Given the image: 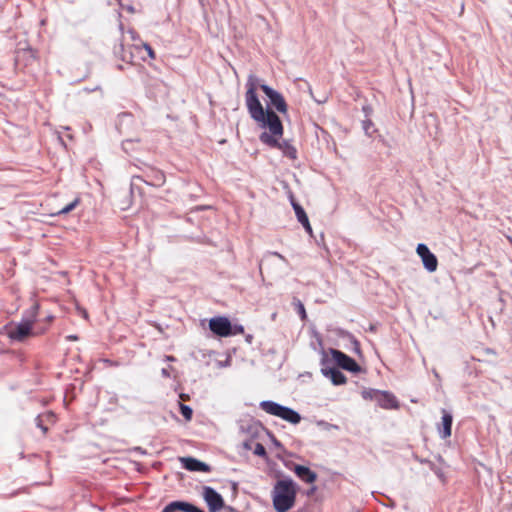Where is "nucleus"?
I'll return each mask as SVG.
<instances>
[{
  "label": "nucleus",
  "instance_id": "nucleus-32",
  "mask_svg": "<svg viewBox=\"0 0 512 512\" xmlns=\"http://www.w3.org/2000/svg\"><path fill=\"white\" fill-rule=\"evenodd\" d=\"M44 421H54V414L52 412H47L42 415Z\"/></svg>",
  "mask_w": 512,
  "mask_h": 512
},
{
  "label": "nucleus",
  "instance_id": "nucleus-17",
  "mask_svg": "<svg viewBox=\"0 0 512 512\" xmlns=\"http://www.w3.org/2000/svg\"><path fill=\"white\" fill-rule=\"evenodd\" d=\"M294 472L302 481L306 483H313L317 478L315 472H313L310 468L302 465H296Z\"/></svg>",
  "mask_w": 512,
  "mask_h": 512
},
{
  "label": "nucleus",
  "instance_id": "nucleus-11",
  "mask_svg": "<svg viewBox=\"0 0 512 512\" xmlns=\"http://www.w3.org/2000/svg\"><path fill=\"white\" fill-rule=\"evenodd\" d=\"M176 511H182V512H204L200 508L196 507L195 505L185 502V501H173L170 502L168 505L164 507L162 512H176Z\"/></svg>",
  "mask_w": 512,
  "mask_h": 512
},
{
  "label": "nucleus",
  "instance_id": "nucleus-35",
  "mask_svg": "<svg viewBox=\"0 0 512 512\" xmlns=\"http://www.w3.org/2000/svg\"><path fill=\"white\" fill-rule=\"evenodd\" d=\"M269 255L276 256L279 259H281L282 261H286L285 257L283 255H281L280 253H278V252H271V253H269Z\"/></svg>",
  "mask_w": 512,
  "mask_h": 512
},
{
  "label": "nucleus",
  "instance_id": "nucleus-39",
  "mask_svg": "<svg viewBox=\"0 0 512 512\" xmlns=\"http://www.w3.org/2000/svg\"><path fill=\"white\" fill-rule=\"evenodd\" d=\"M127 10H128L129 12H133V11H134L133 7H131V6L127 7Z\"/></svg>",
  "mask_w": 512,
  "mask_h": 512
},
{
  "label": "nucleus",
  "instance_id": "nucleus-2",
  "mask_svg": "<svg viewBox=\"0 0 512 512\" xmlns=\"http://www.w3.org/2000/svg\"><path fill=\"white\" fill-rule=\"evenodd\" d=\"M297 485L291 478L278 480L272 490V502L276 512H287L296 500Z\"/></svg>",
  "mask_w": 512,
  "mask_h": 512
},
{
  "label": "nucleus",
  "instance_id": "nucleus-22",
  "mask_svg": "<svg viewBox=\"0 0 512 512\" xmlns=\"http://www.w3.org/2000/svg\"><path fill=\"white\" fill-rule=\"evenodd\" d=\"M379 390L376 389H365L362 391V397L366 400L377 401Z\"/></svg>",
  "mask_w": 512,
  "mask_h": 512
},
{
  "label": "nucleus",
  "instance_id": "nucleus-37",
  "mask_svg": "<svg viewBox=\"0 0 512 512\" xmlns=\"http://www.w3.org/2000/svg\"><path fill=\"white\" fill-rule=\"evenodd\" d=\"M162 375L165 376V377H169L170 376L169 371H168L167 368H163L162 369Z\"/></svg>",
  "mask_w": 512,
  "mask_h": 512
},
{
  "label": "nucleus",
  "instance_id": "nucleus-24",
  "mask_svg": "<svg viewBox=\"0 0 512 512\" xmlns=\"http://www.w3.org/2000/svg\"><path fill=\"white\" fill-rule=\"evenodd\" d=\"M180 411H181L182 416L186 420H190L192 418V413L193 412H192V409L189 406L181 404L180 405Z\"/></svg>",
  "mask_w": 512,
  "mask_h": 512
},
{
  "label": "nucleus",
  "instance_id": "nucleus-18",
  "mask_svg": "<svg viewBox=\"0 0 512 512\" xmlns=\"http://www.w3.org/2000/svg\"><path fill=\"white\" fill-rule=\"evenodd\" d=\"M272 147L278 148L283 152V154L291 159H295L297 155L296 149L287 141L280 142L278 140V144L273 145Z\"/></svg>",
  "mask_w": 512,
  "mask_h": 512
},
{
  "label": "nucleus",
  "instance_id": "nucleus-21",
  "mask_svg": "<svg viewBox=\"0 0 512 512\" xmlns=\"http://www.w3.org/2000/svg\"><path fill=\"white\" fill-rule=\"evenodd\" d=\"M292 303H293L297 313L299 314L301 320H306L307 314H306L304 304L297 298H294Z\"/></svg>",
  "mask_w": 512,
  "mask_h": 512
},
{
  "label": "nucleus",
  "instance_id": "nucleus-4",
  "mask_svg": "<svg viewBox=\"0 0 512 512\" xmlns=\"http://www.w3.org/2000/svg\"><path fill=\"white\" fill-rule=\"evenodd\" d=\"M258 88H260L264 94L269 99V104L273 106L278 112L280 113H286L287 112V104L284 99V97L274 90L273 88L269 87L266 84H261L260 80L258 79Z\"/></svg>",
  "mask_w": 512,
  "mask_h": 512
},
{
  "label": "nucleus",
  "instance_id": "nucleus-7",
  "mask_svg": "<svg viewBox=\"0 0 512 512\" xmlns=\"http://www.w3.org/2000/svg\"><path fill=\"white\" fill-rule=\"evenodd\" d=\"M331 356L333 360L337 363V365L347 371L358 373L360 372L361 368L360 366L348 355L345 353L336 350L331 349L330 350Z\"/></svg>",
  "mask_w": 512,
  "mask_h": 512
},
{
  "label": "nucleus",
  "instance_id": "nucleus-29",
  "mask_svg": "<svg viewBox=\"0 0 512 512\" xmlns=\"http://www.w3.org/2000/svg\"><path fill=\"white\" fill-rule=\"evenodd\" d=\"M372 127H373V124H372V122L370 120H367V121L363 122V129H364L366 134L371 135Z\"/></svg>",
  "mask_w": 512,
  "mask_h": 512
},
{
  "label": "nucleus",
  "instance_id": "nucleus-9",
  "mask_svg": "<svg viewBox=\"0 0 512 512\" xmlns=\"http://www.w3.org/2000/svg\"><path fill=\"white\" fill-rule=\"evenodd\" d=\"M31 330L32 327L29 326V322L21 320L18 324L9 327L7 333L10 339L22 342L31 335Z\"/></svg>",
  "mask_w": 512,
  "mask_h": 512
},
{
  "label": "nucleus",
  "instance_id": "nucleus-28",
  "mask_svg": "<svg viewBox=\"0 0 512 512\" xmlns=\"http://www.w3.org/2000/svg\"><path fill=\"white\" fill-rule=\"evenodd\" d=\"M43 422H44V420H43L42 415L37 416V418H36L37 427H39L43 431V433H46L48 428L43 425Z\"/></svg>",
  "mask_w": 512,
  "mask_h": 512
},
{
  "label": "nucleus",
  "instance_id": "nucleus-25",
  "mask_svg": "<svg viewBox=\"0 0 512 512\" xmlns=\"http://www.w3.org/2000/svg\"><path fill=\"white\" fill-rule=\"evenodd\" d=\"M78 204V200H74L73 202H71L70 204L66 205L64 208H62L60 211H59V214H67L69 213L70 211H72Z\"/></svg>",
  "mask_w": 512,
  "mask_h": 512
},
{
  "label": "nucleus",
  "instance_id": "nucleus-16",
  "mask_svg": "<svg viewBox=\"0 0 512 512\" xmlns=\"http://www.w3.org/2000/svg\"><path fill=\"white\" fill-rule=\"evenodd\" d=\"M133 180H142L148 185L161 186L165 183V175L159 170H152L151 174L146 176V179H143L140 176H136L133 178Z\"/></svg>",
  "mask_w": 512,
  "mask_h": 512
},
{
  "label": "nucleus",
  "instance_id": "nucleus-27",
  "mask_svg": "<svg viewBox=\"0 0 512 512\" xmlns=\"http://www.w3.org/2000/svg\"><path fill=\"white\" fill-rule=\"evenodd\" d=\"M134 142L132 140H126L122 143V147H123V150L126 152V153H129L133 150L132 146H133Z\"/></svg>",
  "mask_w": 512,
  "mask_h": 512
},
{
  "label": "nucleus",
  "instance_id": "nucleus-36",
  "mask_svg": "<svg viewBox=\"0 0 512 512\" xmlns=\"http://www.w3.org/2000/svg\"><path fill=\"white\" fill-rule=\"evenodd\" d=\"M66 338H67V340H69V341H75V340H77V339H78V337H77L76 335H68Z\"/></svg>",
  "mask_w": 512,
  "mask_h": 512
},
{
  "label": "nucleus",
  "instance_id": "nucleus-40",
  "mask_svg": "<svg viewBox=\"0 0 512 512\" xmlns=\"http://www.w3.org/2000/svg\"><path fill=\"white\" fill-rule=\"evenodd\" d=\"M167 360H168V361H171V360H173V357H172V356H168V357H167Z\"/></svg>",
  "mask_w": 512,
  "mask_h": 512
},
{
  "label": "nucleus",
  "instance_id": "nucleus-3",
  "mask_svg": "<svg viewBox=\"0 0 512 512\" xmlns=\"http://www.w3.org/2000/svg\"><path fill=\"white\" fill-rule=\"evenodd\" d=\"M259 406L267 414L279 417L291 424H298L301 421V416L297 411L274 401H262Z\"/></svg>",
  "mask_w": 512,
  "mask_h": 512
},
{
  "label": "nucleus",
  "instance_id": "nucleus-13",
  "mask_svg": "<svg viewBox=\"0 0 512 512\" xmlns=\"http://www.w3.org/2000/svg\"><path fill=\"white\" fill-rule=\"evenodd\" d=\"M180 461L182 466L189 471L210 472L211 470L208 464L192 457H183L180 458Z\"/></svg>",
  "mask_w": 512,
  "mask_h": 512
},
{
  "label": "nucleus",
  "instance_id": "nucleus-31",
  "mask_svg": "<svg viewBox=\"0 0 512 512\" xmlns=\"http://www.w3.org/2000/svg\"><path fill=\"white\" fill-rule=\"evenodd\" d=\"M144 48H145V50L147 51L148 56H149L151 59H155V57H156V56H155V53H154L153 49L151 48V46H150V45H148V44H144Z\"/></svg>",
  "mask_w": 512,
  "mask_h": 512
},
{
  "label": "nucleus",
  "instance_id": "nucleus-26",
  "mask_svg": "<svg viewBox=\"0 0 512 512\" xmlns=\"http://www.w3.org/2000/svg\"><path fill=\"white\" fill-rule=\"evenodd\" d=\"M257 438H246L244 441H243V448L246 449V450H253L254 448V444H255V440Z\"/></svg>",
  "mask_w": 512,
  "mask_h": 512
},
{
  "label": "nucleus",
  "instance_id": "nucleus-38",
  "mask_svg": "<svg viewBox=\"0 0 512 512\" xmlns=\"http://www.w3.org/2000/svg\"><path fill=\"white\" fill-rule=\"evenodd\" d=\"M20 57H21V53H20V52H18V53H17V56H16V61H17V62L20 60Z\"/></svg>",
  "mask_w": 512,
  "mask_h": 512
},
{
  "label": "nucleus",
  "instance_id": "nucleus-10",
  "mask_svg": "<svg viewBox=\"0 0 512 512\" xmlns=\"http://www.w3.org/2000/svg\"><path fill=\"white\" fill-rule=\"evenodd\" d=\"M241 432L247 436V438H259L265 433V428L258 422L249 420L244 421L240 425Z\"/></svg>",
  "mask_w": 512,
  "mask_h": 512
},
{
  "label": "nucleus",
  "instance_id": "nucleus-23",
  "mask_svg": "<svg viewBox=\"0 0 512 512\" xmlns=\"http://www.w3.org/2000/svg\"><path fill=\"white\" fill-rule=\"evenodd\" d=\"M253 453L259 457H266V449L260 442H255Z\"/></svg>",
  "mask_w": 512,
  "mask_h": 512
},
{
  "label": "nucleus",
  "instance_id": "nucleus-30",
  "mask_svg": "<svg viewBox=\"0 0 512 512\" xmlns=\"http://www.w3.org/2000/svg\"><path fill=\"white\" fill-rule=\"evenodd\" d=\"M351 343L353 345V351L355 353H360V344L354 337H351Z\"/></svg>",
  "mask_w": 512,
  "mask_h": 512
},
{
  "label": "nucleus",
  "instance_id": "nucleus-34",
  "mask_svg": "<svg viewBox=\"0 0 512 512\" xmlns=\"http://www.w3.org/2000/svg\"><path fill=\"white\" fill-rule=\"evenodd\" d=\"M26 54L29 56V58L35 59V53L32 49L29 48L27 51L23 52V55H26Z\"/></svg>",
  "mask_w": 512,
  "mask_h": 512
},
{
  "label": "nucleus",
  "instance_id": "nucleus-14",
  "mask_svg": "<svg viewBox=\"0 0 512 512\" xmlns=\"http://www.w3.org/2000/svg\"><path fill=\"white\" fill-rule=\"evenodd\" d=\"M323 375L330 379L334 385H342L346 383L345 375L336 367H323L321 369Z\"/></svg>",
  "mask_w": 512,
  "mask_h": 512
},
{
  "label": "nucleus",
  "instance_id": "nucleus-12",
  "mask_svg": "<svg viewBox=\"0 0 512 512\" xmlns=\"http://www.w3.org/2000/svg\"><path fill=\"white\" fill-rule=\"evenodd\" d=\"M453 417L452 414L445 409L442 410L441 423L438 424L437 429L440 437L446 439L451 436Z\"/></svg>",
  "mask_w": 512,
  "mask_h": 512
},
{
  "label": "nucleus",
  "instance_id": "nucleus-6",
  "mask_svg": "<svg viewBox=\"0 0 512 512\" xmlns=\"http://www.w3.org/2000/svg\"><path fill=\"white\" fill-rule=\"evenodd\" d=\"M416 253L421 258L424 268L432 273L437 270L438 260L436 256L429 250L427 245L420 243L417 245Z\"/></svg>",
  "mask_w": 512,
  "mask_h": 512
},
{
  "label": "nucleus",
  "instance_id": "nucleus-41",
  "mask_svg": "<svg viewBox=\"0 0 512 512\" xmlns=\"http://www.w3.org/2000/svg\"><path fill=\"white\" fill-rule=\"evenodd\" d=\"M52 319H53V317H52V316L47 317V320H48V321H51Z\"/></svg>",
  "mask_w": 512,
  "mask_h": 512
},
{
  "label": "nucleus",
  "instance_id": "nucleus-8",
  "mask_svg": "<svg viewBox=\"0 0 512 512\" xmlns=\"http://www.w3.org/2000/svg\"><path fill=\"white\" fill-rule=\"evenodd\" d=\"M209 328L214 334L221 337L234 334L231 323L226 317H214L210 319Z\"/></svg>",
  "mask_w": 512,
  "mask_h": 512
},
{
  "label": "nucleus",
  "instance_id": "nucleus-33",
  "mask_svg": "<svg viewBox=\"0 0 512 512\" xmlns=\"http://www.w3.org/2000/svg\"><path fill=\"white\" fill-rule=\"evenodd\" d=\"M301 224L303 225V227L305 228V230L311 234L312 233V228H311V225L309 223V219L306 220V222H301Z\"/></svg>",
  "mask_w": 512,
  "mask_h": 512
},
{
  "label": "nucleus",
  "instance_id": "nucleus-20",
  "mask_svg": "<svg viewBox=\"0 0 512 512\" xmlns=\"http://www.w3.org/2000/svg\"><path fill=\"white\" fill-rule=\"evenodd\" d=\"M291 204H292V207H293V209L295 211L297 220L300 223L301 222H306L308 217H307L306 212L304 211V209L296 201H294V199H291Z\"/></svg>",
  "mask_w": 512,
  "mask_h": 512
},
{
  "label": "nucleus",
  "instance_id": "nucleus-1",
  "mask_svg": "<svg viewBox=\"0 0 512 512\" xmlns=\"http://www.w3.org/2000/svg\"><path fill=\"white\" fill-rule=\"evenodd\" d=\"M247 91L245 94L246 106L251 118L256 121L260 127L268 129L261 133L260 140L262 143L273 146L278 144V140L283 135V126L280 118L272 110H265L258 99V78L254 75L248 77L246 83Z\"/></svg>",
  "mask_w": 512,
  "mask_h": 512
},
{
  "label": "nucleus",
  "instance_id": "nucleus-15",
  "mask_svg": "<svg viewBox=\"0 0 512 512\" xmlns=\"http://www.w3.org/2000/svg\"><path fill=\"white\" fill-rule=\"evenodd\" d=\"M376 403L385 409H393L398 407L396 397L393 394L386 391L379 390Z\"/></svg>",
  "mask_w": 512,
  "mask_h": 512
},
{
  "label": "nucleus",
  "instance_id": "nucleus-5",
  "mask_svg": "<svg viewBox=\"0 0 512 512\" xmlns=\"http://www.w3.org/2000/svg\"><path fill=\"white\" fill-rule=\"evenodd\" d=\"M202 496L210 512H219L224 507L223 497L212 487H203Z\"/></svg>",
  "mask_w": 512,
  "mask_h": 512
},
{
  "label": "nucleus",
  "instance_id": "nucleus-19",
  "mask_svg": "<svg viewBox=\"0 0 512 512\" xmlns=\"http://www.w3.org/2000/svg\"><path fill=\"white\" fill-rule=\"evenodd\" d=\"M39 305L35 303L29 310H27L22 318V321L29 322V326H33L37 315H38Z\"/></svg>",
  "mask_w": 512,
  "mask_h": 512
}]
</instances>
